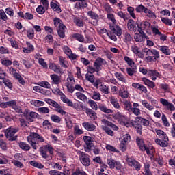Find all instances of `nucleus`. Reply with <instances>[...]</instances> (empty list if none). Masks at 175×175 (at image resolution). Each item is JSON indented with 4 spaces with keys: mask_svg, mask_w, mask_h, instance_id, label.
I'll list each match as a JSON object with an SVG mask.
<instances>
[{
    "mask_svg": "<svg viewBox=\"0 0 175 175\" xmlns=\"http://www.w3.org/2000/svg\"><path fill=\"white\" fill-rule=\"evenodd\" d=\"M88 16L90 17L92 20H95V21H99L100 20V18L99 17V15L96 14V12L90 10L88 12Z\"/></svg>",
    "mask_w": 175,
    "mask_h": 175,
    "instance_id": "22",
    "label": "nucleus"
},
{
    "mask_svg": "<svg viewBox=\"0 0 175 175\" xmlns=\"http://www.w3.org/2000/svg\"><path fill=\"white\" fill-rule=\"evenodd\" d=\"M53 24H54V26L58 28H59V26L62 27L64 25V23H62V21L59 18H55L53 19Z\"/></svg>",
    "mask_w": 175,
    "mask_h": 175,
    "instance_id": "49",
    "label": "nucleus"
},
{
    "mask_svg": "<svg viewBox=\"0 0 175 175\" xmlns=\"http://www.w3.org/2000/svg\"><path fill=\"white\" fill-rule=\"evenodd\" d=\"M139 72H141V73H142L143 75H148L149 76H156L157 77H159L160 75L159 72H157L156 70H147V69L143 68V67H140L139 68Z\"/></svg>",
    "mask_w": 175,
    "mask_h": 175,
    "instance_id": "15",
    "label": "nucleus"
},
{
    "mask_svg": "<svg viewBox=\"0 0 175 175\" xmlns=\"http://www.w3.org/2000/svg\"><path fill=\"white\" fill-rule=\"evenodd\" d=\"M105 148L106 150H107V151H110L111 152H116L117 154L120 152V150H118V149H116V147L110 144H107Z\"/></svg>",
    "mask_w": 175,
    "mask_h": 175,
    "instance_id": "47",
    "label": "nucleus"
},
{
    "mask_svg": "<svg viewBox=\"0 0 175 175\" xmlns=\"http://www.w3.org/2000/svg\"><path fill=\"white\" fill-rule=\"evenodd\" d=\"M168 142H169V139H163V141L159 139H155V143L157 144H159V146H161V147H167V146L169 144L167 143Z\"/></svg>",
    "mask_w": 175,
    "mask_h": 175,
    "instance_id": "31",
    "label": "nucleus"
},
{
    "mask_svg": "<svg viewBox=\"0 0 175 175\" xmlns=\"http://www.w3.org/2000/svg\"><path fill=\"white\" fill-rule=\"evenodd\" d=\"M5 12L6 14L10 16V17H13L14 16V11L13 10V8L10 7L5 8Z\"/></svg>",
    "mask_w": 175,
    "mask_h": 175,
    "instance_id": "60",
    "label": "nucleus"
},
{
    "mask_svg": "<svg viewBox=\"0 0 175 175\" xmlns=\"http://www.w3.org/2000/svg\"><path fill=\"white\" fill-rule=\"evenodd\" d=\"M51 79L52 80V84H55L56 85H58V84L61 83V78L59 77V76L55 74L51 75Z\"/></svg>",
    "mask_w": 175,
    "mask_h": 175,
    "instance_id": "27",
    "label": "nucleus"
},
{
    "mask_svg": "<svg viewBox=\"0 0 175 175\" xmlns=\"http://www.w3.org/2000/svg\"><path fill=\"white\" fill-rule=\"evenodd\" d=\"M83 142H85V152H91L92 147H94V144H92V138L90 136H83Z\"/></svg>",
    "mask_w": 175,
    "mask_h": 175,
    "instance_id": "9",
    "label": "nucleus"
},
{
    "mask_svg": "<svg viewBox=\"0 0 175 175\" xmlns=\"http://www.w3.org/2000/svg\"><path fill=\"white\" fill-rule=\"evenodd\" d=\"M140 122L141 124H142V125H144V126H148V125H150V121H148V120L143 118L142 117L139 116H137L135 118V121H134L133 122V125H135V124H136V122Z\"/></svg>",
    "mask_w": 175,
    "mask_h": 175,
    "instance_id": "19",
    "label": "nucleus"
},
{
    "mask_svg": "<svg viewBox=\"0 0 175 175\" xmlns=\"http://www.w3.org/2000/svg\"><path fill=\"white\" fill-rule=\"evenodd\" d=\"M101 129H103V131H104L107 135H109V136H114V132L108 126H101Z\"/></svg>",
    "mask_w": 175,
    "mask_h": 175,
    "instance_id": "38",
    "label": "nucleus"
},
{
    "mask_svg": "<svg viewBox=\"0 0 175 175\" xmlns=\"http://www.w3.org/2000/svg\"><path fill=\"white\" fill-rule=\"evenodd\" d=\"M142 105L144 107H146V109H147L150 111L154 110V106L150 105V103H148V102H147V100H146L142 101Z\"/></svg>",
    "mask_w": 175,
    "mask_h": 175,
    "instance_id": "39",
    "label": "nucleus"
},
{
    "mask_svg": "<svg viewBox=\"0 0 175 175\" xmlns=\"http://www.w3.org/2000/svg\"><path fill=\"white\" fill-rule=\"evenodd\" d=\"M77 154L79 156L81 163L85 167H88L91 165V159L88 154L81 150L77 151Z\"/></svg>",
    "mask_w": 175,
    "mask_h": 175,
    "instance_id": "2",
    "label": "nucleus"
},
{
    "mask_svg": "<svg viewBox=\"0 0 175 175\" xmlns=\"http://www.w3.org/2000/svg\"><path fill=\"white\" fill-rule=\"evenodd\" d=\"M68 84H69L70 85H73L75 84V78H73V76H72V75H69L66 79V83L65 85H68Z\"/></svg>",
    "mask_w": 175,
    "mask_h": 175,
    "instance_id": "54",
    "label": "nucleus"
},
{
    "mask_svg": "<svg viewBox=\"0 0 175 175\" xmlns=\"http://www.w3.org/2000/svg\"><path fill=\"white\" fill-rule=\"evenodd\" d=\"M38 116L39 114H38V113L31 111L27 116V121H29V122H33V120H35V118H38Z\"/></svg>",
    "mask_w": 175,
    "mask_h": 175,
    "instance_id": "32",
    "label": "nucleus"
},
{
    "mask_svg": "<svg viewBox=\"0 0 175 175\" xmlns=\"http://www.w3.org/2000/svg\"><path fill=\"white\" fill-rule=\"evenodd\" d=\"M38 85H40V87H42V88H47L50 89L51 87V85H50V83L48 81H40L38 83Z\"/></svg>",
    "mask_w": 175,
    "mask_h": 175,
    "instance_id": "48",
    "label": "nucleus"
},
{
    "mask_svg": "<svg viewBox=\"0 0 175 175\" xmlns=\"http://www.w3.org/2000/svg\"><path fill=\"white\" fill-rule=\"evenodd\" d=\"M0 20H3V21H8V20H9L8 15H6V12L3 9L0 10Z\"/></svg>",
    "mask_w": 175,
    "mask_h": 175,
    "instance_id": "50",
    "label": "nucleus"
},
{
    "mask_svg": "<svg viewBox=\"0 0 175 175\" xmlns=\"http://www.w3.org/2000/svg\"><path fill=\"white\" fill-rule=\"evenodd\" d=\"M30 165H31V166H33L34 167H37L38 169H43V167H44V165L35 161H30Z\"/></svg>",
    "mask_w": 175,
    "mask_h": 175,
    "instance_id": "58",
    "label": "nucleus"
},
{
    "mask_svg": "<svg viewBox=\"0 0 175 175\" xmlns=\"http://www.w3.org/2000/svg\"><path fill=\"white\" fill-rule=\"evenodd\" d=\"M44 147L46 148V151H49L51 155L54 154V148H53L51 145L47 144V145H45Z\"/></svg>",
    "mask_w": 175,
    "mask_h": 175,
    "instance_id": "61",
    "label": "nucleus"
},
{
    "mask_svg": "<svg viewBox=\"0 0 175 175\" xmlns=\"http://www.w3.org/2000/svg\"><path fill=\"white\" fill-rule=\"evenodd\" d=\"M144 14L148 18H157V15L155 14V12H152V10L148 8H146V10H145Z\"/></svg>",
    "mask_w": 175,
    "mask_h": 175,
    "instance_id": "26",
    "label": "nucleus"
},
{
    "mask_svg": "<svg viewBox=\"0 0 175 175\" xmlns=\"http://www.w3.org/2000/svg\"><path fill=\"white\" fill-rule=\"evenodd\" d=\"M160 51H161V53H163V54H165V55H170V54L172 53L170 49L167 46H160Z\"/></svg>",
    "mask_w": 175,
    "mask_h": 175,
    "instance_id": "40",
    "label": "nucleus"
},
{
    "mask_svg": "<svg viewBox=\"0 0 175 175\" xmlns=\"http://www.w3.org/2000/svg\"><path fill=\"white\" fill-rule=\"evenodd\" d=\"M119 96L122 98V99H126L129 96V92H128V90L126 89L120 90L119 91Z\"/></svg>",
    "mask_w": 175,
    "mask_h": 175,
    "instance_id": "33",
    "label": "nucleus"
},
{
    "mask_svg": "<svg viewBox=\"0 0 175 175\" xmlns=\"http://www.w3.org/2000/svg\"><path fill=\"white\" fill-rule=\"evenodd\" d=\"M155 132L160 139H162L163 140H167V139H169V137H167V135H166V133L163 131L155 130Z\"/></svg>",
    "mask_w": 175,
    "mask_h": 175,
    "instance_id": "25",
    "label": "nucleus"
},
{
    "mask_svg": "<svg viewBox=\"0 0 175 175\" xmlns=\"http://www.w3.org/2000/svg\"><path fill=\"white\" fill-rule=\"evenodd\" d=\"M27 36L28 39H33V38H35V30H33V29L27 30Z\"/></svg>",
    "mask_w": 175,
    "mask_h": 175,
    "instance_id": "51",
    "label": "nucleus"
},
{
    "mask_svg": "<svg viewBox=\"0 0 175 175\" xmlns=\"http://www.w3.org/2000/svg\"><path fill=\"white\" fill-rule=\"evenodd\" d=\"M161 21L163 24H165V25H172V20L169 19V18H161Z\"/></svg>",
    "mask_w": 175,
    "mask_h": 175,
    "instance_id": "63",
    "label": "nucleus"
},
{
    "mask_svg": "<svg viewBox=\"0 0 175 175\" xmlns=\"http://www.w3.org/2000/svg\"><path fill=\"white\" fill-rule=\"evenodd\" d=\"M75 95L77 99H79V100H82V102H85L87 100V96L81 92H77V93H75Z\"/></svg>",
    "mask_w": 175,
    "mask_h": 175,
    "instance_id": "43",
    "label": "nucleus"
},
{
    "mask_svg": "<svg viewBox=\"0 0 175 175\" xmlns=\"http://www.w3.org/2000/svg\"><path fill=\"white\" fill-rule=\"evenodd\" d=\"M39 151L40 153V155L44 158V159H47L49 158V155L47 154V150L44 146L40 147L39 148Z\"/></svg>",
    "mask_w": 175,
    "mask_h": 175,
    "instance_id": "36",
    "label": "nucleus"
},
{
    "mask_svg": "<svg viewBox=\"0 0 175 175\" xmlns=\"http://www.w3.org/2000/svg\"><path fill=\"white\" fill-rule=\"evenodd\" d=\"M38 140L40 143H43L44 142V138L43 136L38 134V133L31 132L29 135L27 137V140L28 143H29L30 146H31L33 150H38V147H39V143L36 141Z\"/></svg>",
    "mask_w": 175,
    "mask_h": 175,
    "instance_id": "1",
    "label": "nucleus"
},
{
    "mask_svg": "<svg viewBox=\"0 0 175 175\" xmlns=\"http://www.w3.org/2000/svg\"><path fill=\"white\" fill-rule=\"evenodd\" d=\"M18 145L20 148L23 150V151H29V150H31V146H29V145L25 142H19Z\"/></svg>",
    "mask_w": 175,
    "mask_h": 175,
    "instance_id": "35",
    "label": "nucleus"
},
{
    "mask_svg": "<svg viewBox=\"0 0 175 175\" xmlns=\"http://www.w3.org/2000/svg\"><path fill=\"white\" fill-rule=\"evenodd\" d=\"M136 142L141 151H146L148 155H151V152H150V149L146 146L144 140H143V139L137 137Z\"/></svg>",
    "mask_w": 175,
    "mask_h": 175,
    "instance_id": "11",
    "label": "nucleus"
},
{
    "mask_svg": "<svg viewBox=\"0 0 175 175\" xmlns=\"http://www.w3.org/2000/svg\"><path fill=\"white\" fill-rule=\"evenodd\" d=\"M92 98L94 99V100H100L102 99V95L99 92L94 91L92 93Z\"/></svg>",
    "mask_w": 175,
    "mask_h": 175,
    "instance_id": "45",
    "label": "nucleus"
},
{
    "mask_svg": "<svg viewBox=\"0 0 175 175\" xmlns=\"http://www.w3.org/2000/svg\"><path fill=\"white\" fill-rule=\"evenodd\" d=\"M74 133L75 135H83V133H84V131L80 129V127H79V126H75L74 128Z\"/></svg>",
    "mask_w": 175,
    "mask_h": 175,
    "instance_id": "62",
    "label": "nucleus"
},
{
    "mask_svg": "<svg viewBox=\"0 0 175 175\" xmlns=\"http://www.w3.org/2000/svg\"><path fill=\"white\" fill-rule=\"evenodd\" d=\"M70 2H76L75 5V9L77 10H81L82 9H85L88 6L87 0H69Z\"/></svg>",
    "mask_w": 175,
    "mask_h": 175,
    "instance_id": "10",
    "label": "nucleus"
},
{
    "mask_svg": "<svg viewBox=\"0 0 175 175\" xmlns=\"http://www.w3.org/2000/svg\"><path fill=\"white\" fill-rule=\"evenodd\" d=\"M82 126L88 132H92L96 129V126L91 122H85L82 123Z\"/></svg>",
    "mask_w": 175,
    "mask_h": 175,
    "instance_id": "16",
    "label": "nucleus"
},
{
    "mask_svg": "<svg viewBox=\"0 0 175 175\" xmlns=\"http://www.w3.org/2000/svg\"><path fill=\"white\" fill-rule=\"evenodd\" d=\"M146 9L147 8H146V6L140 4L136 7L135 11L137 13H144Z\"/></svg>",
    "mask_w": 175,
    "mask_h": 175,
    "instance_id": "53",
    "label": "nucleus"
},
{
    "mask_svg": "<svg viewBox=\"0 0 175 175\" xmlns=\"http://www.w3.org/2000/svg\"><path fill=\"white\" fill-rule=\"evenodd\" d=\"M36 10L38 14H44L47 10L43 5H40L37 7Z\"/></svg>",
    "mask_w": 175,
    "mask_h": 175,
    "instance_id": "56",
    "label": "nucleus"
},
{
    "mask_svg": "<svg viewBox=\"0 0 175 175\" xmlns=\"http://www.w3.org/2000/svg\"><path fill=\"white\" fill-rule=\"evenodd\" d=\"M53 94H55V95H59L61 100H62L63 103H65V101L64 99H68V97L64 94V93L58 88L53 90Z\"/></svg>",
    "mask_w": 175,
    "mask_h": 175,
    "instance_id": "29",
    "label": "nucleus"
},
{
    "mask_svg": "<svg viewBox=\"0 0 175 175\" xmlns=\"http://www.w3.org/2000/svg\"><path fill=\"white\" fill-rule=\"evenodd\" d=\"M99 90L103 94H105L107 95V94H110V92L109 91V86H106V85H100L99 86Z\"/></svg>",
    "mask_w": 175,
    "mask_h": 175,
    "instance_id": "41",
    "label": "nucleus"
},
{
    "mask_svg": "<svg viewBox=\"0 0 175 175\" xmlns=\"http://www.w3.org/2000/svg\"><path fill=\"white\" fill-rule=\"evenodd\" d=\"M102 65H106V61L102 58H98L95 60L94 66H102Z\"/></svg>",
    "mask_w": 175,
    "mask_h": 175,
    "instance_id": "37",
    "label": "nucleus"
},
{
    "mask_svg": "<svg viewBox=\"0 0 175 175\" xmlns=\"http://www.w3.org/2000/svg\"><path fill=\"white\" fill-rule=\"evenodd\" d=\"M113 118H114V120H116L119 122V124H120V125L126 126V128H129V126H131V123H129L128 118L122 115L121 112H117L116 113L113 114Z\"/></svg>",
    "mask_w": 175,
    "mask_h": 175,
    "instance_id": "3",
    "label": "nucleus"
},
{
    "mask_svg": "<svg viewBox=\"0 0 175 175\" xmlns=\"http://www.w3.org/2000/svg\"><path fill=\"white\" fill-rule=\"evenodd\" d=\"M88 105H90L91 109H92V110H98V104L96 103V102L92 100H89L88 102Z\"/></svg>",
    "mask_w": 175,
    "mask_h": 175,
    "instance_id": "55",
    "label": "nucleus"
},
{
    "mask_svg": "<svg viewBox=\"0 0 175 175\" xmlns=\"http://www.w3.org/2000/svg\"><path fill=\"white\" fill-rule=\"evenodd\" d=\"M151 24L148 21H142L140 24H137V27L138 28L137 31H144L146 29H148Z\"/></svg>",
    "mask_w": 175,
    "mask_h": 175,
    "instance_id": "17",
    "label": "nucleus"
},
{
    "mask_svg": "<svg viewBox=\"0 0 175 175\" xmlns=\"http://www.w3.org/2000/svg\"><path fill=\"white\" fill-rule=\"evenodd\" d=\"M142 81H143L144 84H145V85L150 87V88H155V83H154L152 81H150L146 77L142 78Z\"/></svg>",
    "mask_w": 175,
    "mask_h": 175,
    "instance_id": "24",
    "label": "nucleus"
},
{
    "mask_svg": "<svg viewBox=\"0 0 175 175\" xmlns=\"http://www.w3.org/2000/svg\"><path fill=\"white\" fill-rule=\"evenodd\" d=\"M51 120L53 121V122H56L57 124H59V122H61L62 120V119L57 115H51Z\"/></svg>",
    "mask_w": 175,
    "mask_h": 175,
    "instance_id": "57",
    "label": "nucleus"
},
{
    "mask_svg": "<svg viewBox=\"0 0 175 175\" xmlns=\"http://www.w3.org/2000/svg\"><path fill=\"white\" fill-rule=\"evenodd\" d=\"M85 113L88 117L91 118L92 120H96L98 118V116H96V113L92 109L90 108H85Z\"/></svg>",
    "mask_w": 175,
    "mask_h": 175,
    "instance_id": "20",
    "label": "nucleus"
},
{
    "mask_svg": "<svg viewBox=\"0 0 175 175\" xmlns=\"http://www.w3.org/2000/svg\"><path fill=\"white\" fill-rule=\"evenodd\" d=\"M74 23L77 27H79L80 28H83V27H84V22H83V21L81 20L79 17L74 18Z\"/></svg>",
    "mask_w": 175,
    "mask_h": 175,
    "instance_id": "42",
    "label": "nucleus"
},
{
    "mask_svg": "<svg viewBox=\"0 0 175 175\" xmlns=\"http://www.w3.org/2000/svg\"><path fill=\"white\" fill-rule=\"evenodd\" d=\"M44 102H46L48 105H50V106H52L53 107H55L56 109L57 113H59L62 116H66L67 114L66 111H64L62 109V107L60 106L57 101H55L54 100L51 98H44Z\"/></svg>",
    "mask_w": 175,
    "mask_h": 175,
    "instance_id": "4",
    "label": "nucleus"
},
{
    "mask_svg": "<svg viewBox=\"0 0 175 175\" xmlns=\"http://www.w3.org/2000/svg\"><path fill=\"white\" fill-rule=\"evenodd\" d=\"M49 173L50 175H66V174H65V173L61 172L57 170H51V171H49Z\"/></svg>",
    "mask_w": 175,
    "mask_h": 175,
    "instance_id": "64",
    "label": "nucleus"
},
{
    "mask_svg": "<svg viewBox=\"0 0 175 175\" xmlns=\"http://www.w3.org/2000/svg\"><path fill=\"white\" fill-rule=\"evenodd\" d=\"M107 99L109 100L111 105L113 106L114 109H116L118 110H120V109H121V105H120V103H118V98H117L114 96L110 95L107 97Z\"/></svg>",
    "mask_w": 175,
    "mask_h": 175,
    "instance_id": "14",
    "label": "nucleus"
},
{
    "mask_svg": "<svg viewBox=\"0 0 175 175\" xmlns=\"http://www.w3.org/2000/svg\"><path fill=\"white\" fill-rule=\"evenodd\" d=\"M126 72L129 76H133L136 72H137V68L136 67H128L126 68Z\"/></svg>",
    "mask_w": 175,
    "mask_h": 175,
    "instance_id": "44",
    "label": "nucleus"
},
{
    "mask_svg": "<svg viewBox=\"0 0 175 175\" xmlns=\"http://www.w3.org/2000/svg\"><path fill=\"white\" fill-rule=\"evenodd\" d=\"M98 109L99 110H100V111H103V113H106L107 114H113V113H114V111L109 108H107L105 105H99Z\"/></svg>",
    "mask_w": 175,
    "mask_h": 175,
    "instance_id": "30",
    "label": "nucleus"
},
{
    "mask_svg": "<svg viewBox=\"0 0 175 175\" xmlns=\"http://www.w3.org/2000/svg\"><path fill=\"white\" fill-rule=\"evenodd\" d=\"M38 111L42 114H49L50 113V109L47 107H42L38 108Z\"/></svg>",
    "mask_w": 175,
    "mask_h": 175,
    "instance_id": "52",
    "label": "nucleus"
},
{
    "mask_svg": "<svg viewBox=\"0 0 175 175\" xmlns=\"http://www.w3.org/2000/svg\"><path fill=\"white\" fill-rule=\"evenodd\" d=\"M127 28L131 32H136V22L133 19H129L127 23Z\"/></svg>",
    "mask_w": 175,
    "mask_h": 175,
    "instance_id": "18",
    "label": "nucleus"
},
{
    "mask_svg": "<svg viewBox=\"0 0 175 175\" xmlns=\"http://www.w3.org/2000/svg\"><path fill=\"white\" fill-rule=\"evenodd\" d=\"M63 100L64 101V103L68 105V106L75 109V110H77V111H83L85 110V106L83 105V103H75L73 104L72 100H70L69 98H63Z\"/></svg>",
    "mask_w": 175,
    "mask_h": 175,
    "instance_id": "5",
    "label": "nucleus"
},
{
    "mask_svg": "<svg viewBox=\"0 0 175 175\" xmlns=\"http://www.w3.org/2000/svg\"><path fill=\"white\" fill-rule=\"evenodd\" d=\"M139 33H135L134 35V39L135 42L138 43H142V42H144L146 39H149L148 36L146 35L144 31H137Z\"/></svg>",
    "mask_w": 175,
    "mask_h": 175,
    "instance_id": "12",
    "label": "nucleus"
},
{
    "mask_svg": "<svg viewBox=\"0 0 175 175\" xmlns=\"http://www.w3.org/2000/svg\"><path fill=\"white\" fill-rule=\"evenodd\" d=\"M85 79L88 80V81H90V83H94L95 81V77L92 74H90L88 72L85 76Z\"/></svg>",
    "mask_w": 175,
    "mask_h": 175,
    "instance_id": "59",
    "label": "nucleus"
},
{
    "mask_svg": "<svg viewBox=\"0 0 175 175\" xmlns=\"http://www.w3.org/2000/svg\"><path fill=\"white\" fill-rule=\"evenodd\" d=\"M100 70V66L92 67L89 66L88 68V73L92 75V73H95V72H99Z\"/></svg>",
    "mask_w": 175,
    "mask_h": 175,
    "instance_id": "46",
    "label": "nucleus"
},
{
    "mask_svg": "<svg viewBox=\"0 0 175 175\" xmlns=\"http://www.w3.org/2000/svg\"><path fill=\"white\" fill-rule=\"evenodd\" d=\"M126 161L129 166H133V167L137 172H139V170H140V169H142V164H140L139 163V161H136V159H133V157H127L126 159Z\"/></svg>",
    "mask_w": 175,
    "mask_h": 175,
    "instance_id": "8",
    "label": "nucleus"
},
{
    "mask_svg": "<svg viewBox=\"0 0 175 175\" xmlns=\"http://www.w3.org/2000/svg\"><path fill=\"white\" fill-rule=\"evenodd\" d=\"M160 103L166 107L167 110H169L170 111H175L174 105L169 102V100L165 98H160Z\"/></svg>",
    "mask_w": 175,
    "mask_h": 175,
    "instance_id": "13",
    "label": "nucleus"
},
{
    "mask_svg": "<svg viewBox=\"0 0 175 175\" xmlns=\"http://www.w3.org/2000/svg\"><path fill=\"white\" fill-rule=\"evenodd\" d=\"M50 6L51 9L53 10V12H56V13H61L62 12L59 3H55L54 1H51L50 3Z\"/></svg>",
    "mask_w": 175,
    "mask_h": 175,
    "instance_id": "21",
    "label": "nucleus"
},
{
    "mask_svg": "<svg viewBox=\"0 0 175 175\" xmlns=\"http://www.w3.org/2000/svg\"><path fill=\"white\" fill-rule=\"evenodd\" d=\"M107 163L111 169H116V170H121L122 165L121 162L116 161L112 158L107 159Z\"/></svg>",
    "mask_w": 175,
    "mask_h": 175,
    "instance_id": "7",
    "label": "nucleus"
},
{
    "mask_svg": "<svg viewBox=\"0 0 175 175\" xmlns=\"http://www.w3.org/2000/svg\"><path fill=\"white\" fill-rule=\"evenodd\" d=\"M65 28H66V26L65 25H63V26H59V27H57V35L59 36V38H62V39H64L65 38Z\"/></svg>",
    "mask_w": 175,
    "mask_h": 175,
    "instance_id": "23",
    "label": "nucleus"
},
{
    "mask_svg": "<svg viewBox=\"0 0 175 175\" xmlns=\"http://www.w3.org/2000/svg\"><path fill=\"white\" fill-rule=\"evenodd\" d=\"M26 44L27 46V48H23V52L24 53H32L35 50V47L31 44V42L27 41Z\"/></svg>",
    "mask_w": 175,
    "mask_h": 175,
    "instance_id": "28",
    "label": "nucleus"
},
{
    "mask_svg": "<svg viewBox=\"0 0 175 175\" xmlns=\"http://www.w3.org/2000/svg\"><path fill=\"white\" fill-rule=\"evenodd\" d=\"M17 132L18 129L8 128L5 131V135L9 142H14L17 140V135H14Z\"/></svg>",
    "mask_w": 175,
    "mask_h": 175,
    "instance_id": "6",
    "label": "nucleus"
},
{
    "mask_svg": "<svg viewBox=\"0 0 175 175\" xmlns=\"http://www.w3.org/2000/svg\"><path fill=\"white\" fill-rule=\"evenodd\" d=\"M72 37L74 39H76L78 42H80L81 43H84V36L79 33H73Z\"/></svg>",
    "mask_w": 175,
    "mask_h": 175,
    "instance_id": "34",
    "label": "nucleus"
}]
</instances>
